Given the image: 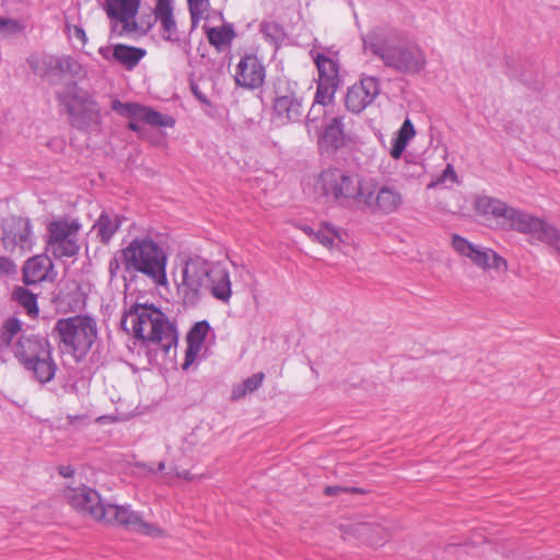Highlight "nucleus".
<instances>
[{
    "label": "nucleus",
    "instance_id": "cd10ccee",
    "mask_svg": "<svg viewBox=\"0 0 560 560\" xmlns=\"http://www.w3.org/2000/svg\"><path fill=\"white\" fill-rule=\"evenodd\" d=\"M346 143V135L343 125L339 117H334L326 125L322 136L319 137V144L327 149L336 150Z\"/></svg>",
    "mask_w": 560,
    "mask_h": 560
},
{
    "label": "nucleus",
    "instance_id": "bb28decb",
    "mask_svg": "<svg viewBox=\"0 0 560 560\" xmlns=\"http://www.w3.org/2000/svg\"><path fill=\"white\" fill-rule=\"evenodd\" d=\"M122 221L124 219L119 214L102 212L92 230L102 243L107 244L119 230Z\"/></svg>",
    "mask_w": 560,
    "mask_h": 560
},
{
    "label": "nucleus",
    "instance_id": "a19ab883",
    "mask_svg": "<svg viewBox=\"0 0 560 560\" xmlns=\"http://www.w3.org/2000/svg\"><path fill=\"white\" fill-rule=\"evenodd\" d=\"M199 439L197 433H189L182 442L180 452L184 457L192 458L198 452Z\"/></svg>",
    "mask_w": 560,
    "mask_h": 560
},
{
    "label": "nucleus",
    "instance_id": "79ce46f5",
    "mask_svg": "<svg viewBox=\"0 0 560 560\" xmlns=\"http://www.w3.org/2000/svg\"><path fill=\"white\" fill-rule=\"evenodd\" d=\"M201 347L195 346V345H187V350L185 353V360L183 363V369L187 370L198 358L199 353L201 352Z\"/></svg>",
    "mask_w": 560,
    "mask_h": 560
},
{
    "label": "nucleus",
    "instance_id": "58836bf2",
    "mask_svg": "<svg viewBox=\"0 0 560 560\" xmlns=\"http://www.w3.org/2000/svg\"><path fill=\"white\" fill-rule=\"evenodd\" d=\"M260 31L264 36L273 43H278L283 39L284 31L279 23L275 21H265L260 25Z\"/></svg>",
    "mask_w": 560,
    "mask_h": 560
},
{
    "label": "nucleus",
    "instance_id": "7c9ffc66",
    "mask_svg": "<svg viewBox=\"0 0 560 560\" xmlns=\"http://www.w3.org/2000/svg\"><path fill=\"white\" fill-rule=\"evenodd\" d=\"M206 35L210 45L221 50L228 47L235 37L232 25L223 24L215 27H208Z\"/></svg>",
    "mask_w": 560,
    "mask_h": 560
},
{
    "label": "nucleus",
    "instance_id": "2eb2a0df",
    "mask_svg": "<svg viewBox=\"0 0 560 560\" xmlns=\"http://www.w3.org/2000/svg\"><path fill=\"white\" fill-rule=\"evenodd\" d=\"M153 15L159 25L160 37L165 42L176 44L178 47H182L186 54H188V43L182 39V31L179 30L175 16L174 1L156 0L153 9Z\"/></svg>",
    "mask_w": 560,
    "mask_h": 560
},
{
    "label": "nucleus",
    "instance_id": "f03ea898",
    "mask_svg": "<svg viewBox=\"0 0 560 560\" xmlns=\"http://www.w3.org/2000/svg\"><path fill=\"white\" fill-rule=\"evenodd\" d=\"M121 259L127 271L147 276L159 287H166L167 255L151 237H136L122 250Z\"/></svg>",
    "mask_w": 560,
    "mask_h": 560
},
{
    "label": "nucleus",
    "instance_id": "6e6552de",
    "mask_svg": "<svg viewBox=\"0 0 560 560\" xmlns=\"http://www.w3.org/2000/svg\"><path fill=\"white\" fill-rule=\"evenodd\" d=\"M475 211L486 221L493 222L504 230H521L522 215L505 202L488 196L478 197Z\"/></svg>",
    "mask_w": 560,
    "mask_h": 560
},
{
    "label": "nucleus",
    "instance_id": "20e7f679",
    "mask_svg": "<svg viewBox=\"0 0 560 560\" xmlns=\"http://www.w3.org/2000/svg\"><path fill=\"white\" fill-rule=\"evenodd\" d=\"M60 342L77 359L84 357L97 337L96 322L85 315L59 319L55 325Z\"/></svg>",
    "mask_w": 560,
    "mask_h": 560
},
{
    "label": "nucleus",
    "instance_id": "f704fd0d",
    "mask_svg": "<svg viewBox=\"0 0 560 560\" xmlns=\"http://www.w3.org/2000/svg\"><path fill=\"white\" fill-rule=\"evenodd\" d=\"M315 235L318 242L328 248L335 247L340 241L339 232L329 224H323Z\"/></svg>",
    "mask_w": 560,
    "mask_h": 560
},
{
    "label": "nucleus",
    "instance_id": "4468645a",
    "mask_svg": "<svg viewBox=\"0 0 560 560\" xmlns=\"http://www.w3.org/2000/svg\"><path fill=\"white\" fill-rule=\"evenodd\" d=\"M404 197L393 185H383L376 189L374 180L370 179L369 196L363 198L362 208L373 213L390 214L402 206Z\"/></svg>",
    "mask_w": 560,
    "mask_h": 560
},
{
    "label": "nucleus",
    "instance_id": "ea45409f",
    "mask_svg": "<svg viewBox=\"0 0 560 560\" xmlns=\"http://www.w3.org/2000/svg\"><path fill=\"white\" fill-rule=\"evenodd\" d=\"M91 423L86 415L67 416V423H61L57 428L62 430H72L78 432L86 428Z\"/></svg>",
    "mask_w": 560,
    "mask_h": 560
},
{
    "label": "nucleus",
    "instance_id": "b1692460",
    "mask_svg": "<svg viewBox=\"0 0 560 560\" xmlns=\"http://www.w3.org/2000/svg\"><path fill=\"white\" fill-rule=\"evenodd\" d=\"M273 112L281 122L296 121L303 113L302 100L294 93L280 95L275 100Z\"/></svg>",
    "mask_w": 560,
    "mask_h": 560
},
{
    "label": "nucleus",
    "instance_id": "7ed1b4c3",
    "mask_svg": "<svg viewBox=\"0 0 560 560\" xmlns=\"http://www.w3.org/2000/svg\"><path fill=\"white\" fill-rule=\"evenodd\" d=\"M314 62L318 71L317 89L314 103L307 115V127L312 128L323 107L329 105L340 84V61L337 52H317Z\"/></svg>",
    "mask_w": 560,
    "mask_h": 560
},
{
    "label": "nucleus",
    "instance_id": "dca6fc26",
    "mask_svg": "<svg viewBox=\"0 0 560 560\" xmlns=\"http://www.w3.org/2000/svg\"><path fill=\"white\" fill-rule=\"evenodd\" d=\"M65 498L78 512L92 517L95 521L104 518L105 504L102 502L98 492L84 485L68 487L65 490Z\"/></svg>",
    "mask_w": 560,
    "mask_h": 560
},
{
    "label": "nucleus",
    "instance_id": "c9c22d12",
    "mask_svg": "<svg viewBox=\"0 0 560 560\" xmlns=\"http://www.w3.org/2000/svg\"><path fill=\"white\" fill-rule=\"evenodd\" d=\"M21 328L22 326L19 319H7L1 327L0 346L8 347L12 341V338L21 330Z\"/></svg>",
    "mask_w": 560,
    "mask_h": 560
},
{
    "label": "nucleus",
    "instance_id": "473e14b6",
    "mask_svg": "<svg viewBox=\"0 0 560 560\" xmlns=\"http://www.w3.org/2000/svg\"><path fill=\"white\" fill-rule=\"evenodd\" d=\"M14 300L25 308L27 314L32 317L38 315V306L36 296L24 288H18L13 291Z\"/></svg>",
    "mask_w": 560,
    "mask_h": 560
},
{
    "label": "nucleus",
    "instance_id": "2f4dec72",
    "mask_svg": "<svg viewBox=\"0 0 560 560\" xmlns=\"http://www.w3.org/2000/svg\"><path fill=\"white\" fill-rule=\"evenodd\" d=\"M25 368L33 371L36 380L40 383L50 382L56 372V364L52 361L51 355L47 358H38Z\"/></svg>",
    "mask_w": 560,
    "mask_h": 560
},
{
    "label": "nucleus",
    "instance_id": "39448f33",
    "mask_svg": "<svg viewBox=\"0 0 560 560\" xmlns=\"http://www.w3.org/2000/svg\"><path fill=\"white\" fill-rule=\"evenodd\" d=\"M82 224L70 217L57 218L47 225V248L56 258L73 257L80 250L78 235Z\"/></svg>",
    "mask_w": 560,
    "mask_h": 560
},
{
    "label": "nucleus",
    "instance_id": "f257e3e1",
    "mask_svg": "<svg viewBox=\"0 0 560 560\" xmlns=\"http://www.w3.org/2000/svg\"><path fill=\"white\" fill-rule=\"evenodd\" d=\"M121 326L137 339L158 343L164 351L177 342L175 326L152 304H135L124 315Z\"/></svg>",
    "mask_w": 560,
    "mask_h": 560
},
{
    "label": "nucleus",
    "instance_id": "423d86ee",
    "mask_svg": "<svg viewBox=\"0 0 560 560\" xmlns=\"http://www.w3.org/2000/svg\"><path fill=\"white\" fill-rule=\"evenodd\" d=\"M60 102L69 115L70 122L75 127H83L100 118L101 109L97 102L86 90L77 84L67 86L60 96Z\"/></svg>",
    "mask_w": 560,
    "mask_h": 560
},
{
    "label": "nucleus",
    "instance_id": "3c124183",
    "mask_svg": "<svg viewBox=\"0 0 560 560\" xmlns=\"http://www.w3.org/2000/svg\"><path fill=\"white\" fill-rule=\"evenodd\" d=\"M73 472V469L69 466L60 468V475H62L63 477H72Z\"/></svg>",
    "mask_w": 560,
    "mask_h": 560
},
{
    "label": "nucleus",
    "instance_id": "37998d69",
    "mask_svg": "<svg viewBox=\"0 0 560 560\" xmlns=\"http://www.w3.org/2000/svg\"><path fill=\"white\" fill-rule=\"evenodd\" d=\"M15 270L16 266L11 259L0 256V273L12 275Z\"/></svg>",
    "mask_w": 560,
    "mask_h": 560
},
{
    "label": "nucleus",
    "instance_id": "4be33fe9",
    "mask_svg": "<svg viewBox=\"0 0 560 560\" xmlns=\"http://www.w3.org/2000/svg\"><path fill=\"white\" fill-rule=\"evenodd\" d=\"M50 343L44 337L27 336L19 339L15 346V357L24 365H30L38 358L50 357Z\"/></svg>",
    "mask_w": 560,
    "mask_h": 560
},
{
    "label": "nucleus",
    "instance_id": "c756f323",
    "mask_svg": "<svg viewBox=\"0 0 560 560\" xmlns=\"http://www.w3.org/2000/svg\"><path fill=\"white\" fill-rule=\"evenodd\" d=\"M416 136V129L412 121L409 118H406L402 122L401 127L396 133V137L393 141L392 149L389 151L390 156L394 160H399L406 150L409 141L413 139Z\"/></svg>",
    "mask_w": 560,
    "mask_h": 560
},
{
    "label": "nucleus",
    "instance_id": "a211bd4d",
    "mask_svg": "<svg viewBox=\"0 0 560 560\" xmlns=\"http://www.w3.org/2000/svg\"><path fill=\"white\" fill-rule=\"evenodd\" d=\"M377 54L387 66L405 72H419L425 65L424 55L419 50H406L398 47H386Z\"/></svg>",
    "mask_w": 560,
    "mask_h": 560
},
{
    "label": "nucleus",
    "instance_id": "5701e85b",
    "mask_svg": "<svg viewBox=\"0 0 560 560\" xmlns=\"http://www.w3.org/2000/svg\"><path fill=\"white\" fill-rule=\"evenodd\" d=\"M538 240L553 249L560 258V232L541 219L527 215V237Z\"/></svg>",
    "mask_w": 560,
    "mask_h": 560
},
{
    "label": "nucleus",
    "instance_id": "a18cd8bd",
    "mask_svg": "<svg viewBox=\"0 0 560 560\" xmlns=\"http://www.w3.org/2000/svg\"><path fill=\"white\" fill-rule=\"evenodd\" d=\"M257 387H235L232 393L233 399H238L241 397L246 396L248 393H252Z\"/></svg>",
    "mask_w": 560,
    "mask_h": 560
},
{
    "label": "nucleus",
    "instance_id": "603ef678",
    "mask_svg": "<svg viewBox=\"0 0 560 560\" xmlns=\"http://www.w3.org/2000/svg\"><path fill=\"white\" fill-rule=\"evenodd\" d=\"M192 91H194V94L200 100L202 101L203 103H206L207 101L200 95V93L198 92L197 88L192 86Z\"/></svg>",
    "mask_w": 560,
    "mask_h": 560
},
{
    "label": "nucleus",
    "instance_id": "864d4df0",
    "mask_svg": "<svg viewBox=\"0 0 560 560\" xmlns=\"http://www.w3.org/2000/svg\"><path fill=\"white\" fill-rule=\"evenodd\" d=\"M110 396V400H113L114 402H117L115 399H114V395L113 394H109Z\"/></svg>",
    "mask_w": 560,
    "mask_h": 560
},
{
    "label": "nucleus",
    "instance_id": "412c9836",
    "mask_svg": "<svg viewBox=\"0 0 560 560\" xmlns=\"http://www.w3.org/2000/svg\"><path fill=\"white\" fill-rule=\"evenodd\" d=\"M340 173L341 171L338 168H327L319 172L307 184L308 194L316 199H326L336 202Z\"/></svg>",
    "mask_w": 560,
    "mask_h": 560
},
{
    "label": "nucleus",
    "instance_id": "09e8293b",
    "mask_svg": "<svg viewBox=\"0 0 560 560\" xmlns=\"http://www.w3.org/2000/svg\"><path fill=\"white\" fill-rule=\"evenodd\" d=\"M343 491H346V489L342 488V487H339V486H329V487L325 488V493L327 495H337V494H339L340 492H343Z\"/></svg>",
    "mask_w": 560,
    "mask_h": 560
},
{
    "label": "nucleus",
    "instance_id": "c85d7f7f",
    "mask_svg": "<svg viewBox=\"0 0 560 560\" xmlns=\"http://www.w3.org/2000/svg\"><path fill=\"white\" fill-rule=\"evenodd\" d=\"M147 55V50L140 47L125 44H116L113 47V58L128 70L133 69Z\"/></svg>",
    "mask_w": 560,
    "mask_h": 560
},
{
    "label": "nucleus",
    "instance_id": "a878e982",
    "mask_svg": "<svg viewBox=\"0 0 560 560\" xmlns=\"http://www.w3.org/2000/svg\"><path fill=\"white\" fill-rule=\"evenodd\" d=\"M207 282L212 295L222 302H229L232 296L229 272L224 268L217 266L211 268Z\"/></svg>",
    "mask_w": 560,
    "mask_h": 560
},
{
    "label": "nucleus",
    "instance_id": "4c0bfd02",
    "mask_svg": "<svg viewBox=\"0 0 560 560\" xmlns=\"http://www.w3.org/2000/svg\"><path fill=\"white\" fill-rule=\"evenodd\" d=\"M192 27L197 26L200 19L209 10V0H187Z\"/></svg>",
    "mask_w": 560,
    "mask_h": 560
},
{
    "label": "nucleus",
    "instance_id": "ddd939ff",
    "mask_svg": "<svg viewBox=\"0 0 560 560\" xmlns=\"http://www.w3.org/2000/svg\"><path fill=\"white\" fill-rule=\"evenodd\" d=\"M452 245L460 256L467 257L483 270L493 268L503 272L508 271L506 260L493 249L472 244L459 235H453Z\"/></svg>",
    "mask_w": 560,
    "mask_h": 560
},
{
    "label": "nucleus",
    "instance_id": "f3484780",
    "mask_svg": "<svg viewBox=\"0 0 560 560\" xmlns=\"http://www.w3.org/2000/svg\"><path fill=\"white\" fill-rule=\"evenodd\" d=\"M266 79V68L262 60L255 54H245L235 67L234 80L236 85L255 90L260 88Z\"/></svg>",
    "mask_w": 560,
    "mask_h": 560
},
{
    "label": "nucleus",
    "instance_id": "9b49d317",
    "mask_svg": "<svg viewBox=\"0 0 560 560\" xmlns=\"http://www.w3.org/2000/svg\"><path fill=\"white\" fill-rule=\"evenodd\" d=\"M2 230V244L5 250L24 255L32 249L35 237L28 219L11 217L4 220Z\"/></svg>",
    "mask_w": 560,
    "mask_h": 560
},
{
    "label": "nucleus",
    "instance_id": "e433bc0d",
    "mask_svg": "<svg viewBox=\"0 0 560 560\" xmlns=\"http://www.w3.org/2000/svg\"><path fill=\"white\" fill-rule=\"evenodd\" d=\"M458 183V176L457 173L452 164H447L444 171L433 178L428 185V189H433L438 186L445 185V184H457Z\"/></svg>",
    "mask_w": 560,
    "mask_h": 560
},
{
    "label": "nucleus",
    "instance_id": "f8f14e48",
    "mask_svg": "<svg viewBox=\"0 0 560 560\" xmlns=\"http://www.w3.org/2000/svg\"><path fill=\"white\" fill-rule=\"evenodd\" d=\"M112 108L117 114L130 119L128 127L136 132H140L138 121L147 122L154 127H174L175 119L171 116L163 115L150 107L141 106L136 103H121L114 101Z\"/></svg>",
    "mask_w": 560,
    "mask_h": 560
},
{
    "label": "nucleus",
    "instance_id": "9d476101",
    "mask_svg": "<svg viewBox=\"0 0 560 560\" xmlns=\"http://www.w3.org/2000/svg\"><path fill=\"white\" fill-rule=\"evenodd\" d=\"M211 268L201 257L189 258L182 272V280L177 283V290L185 302L194 303L201 290L206 287Z\"/></svg>",
    "mask_w": 560,
    "mask_h": 560
},
{
    "label": "nucleus",
    "instance_id": "72a5a7b5",
    "mask_svg": "<svg viewBox=\"0 0 560 560\" xmlns=\"http://www.w3.org/2000/svg\"><path fill=\"white\" fill-rule=\"evenodd\" d=\"M209 330L210 325L208 324V322H197L187 334V345H195L202 348L203 342L209 334Z\"/></svg>",
    "mask_w": 560,
    "mask_h": 560
},
{
    "label": "nucleus",
    "instance_id": "49530a36",
    "mask_svg": "<svg viewBox=\"0 0 560 560\" xmlns=\"http://www.w3.org/2000/svg\"><path fill=\"white\" fill-rule=\"evenodd\" d=\"M265 380L264 373H255L253 376L248 377L244 385H260Z\"/></svg>",
    "mask_w": 560,
    "mask_h": 560
},
{
    "label": "nucleus",
    "instance_id": "aec40b11",
    "mask_svg": "<svg viewBox=\"0 0 560 560\" xmlns=\"http://www.w3.org/2000/svg\"><path fill=\"white\" fill-rule=\"evenodd\" d=\"M380 88L375 78H362L348 89L346 95V106L353 113H361L378 95Z\"/></svg>",
    "mask_w": 560,
    "mask_h": 560
},
{
    "label": "nucleus",
    "instance_id": "de8ad7c7",
    "mask_svg": "<svg viewBox=\"0 0 560 560\" xmlns=\"http://www.w3.org/2000/svg\"><path fill=\"white\" fill-rule=\"evenodd\" d=\"M141 467H143L145 470H148L151 474H155L156 471H162L165 469V463L160 462L156 467L153 465L142 464Z\"/></svg>",
    "mask_w": 560,
    "mask_h": 560
},
{
    "label": "nucleus",
    "instance_id": "393cba45",
    "mask_svg": "<svg viewBox=\"0 0 560 560\" xmlns=\"http://www.w3.org/2000/svg\"><path fill=\"white\" fill-rule=\"evenodd\" d=\"M52 269V262L48 256L38 255L28 259L23 268L26 284H35L45 280Z\"/></svg>",
    "mask_w": 560,
    "mask_h": 560
},
{
    "label": "nucleus",
    "instance_id": "1a4fd4ad",
    "mask_svg": "<svg viewBox=\"0 0 560 560\" xmlns=\"http://www.w3.org/2000/svg\"><path fill=\"white\" fill-rule=\"evenodd\" d=\"M107 524H117L147 536L159 537L162 530L153 523L145 522L142 515L129 505L105 504L104 518Z\"/></svg>",
    "mask_w": 560,
    "mask_h": 560
},
{
    "label": "nucleus",
    "instance_id": "0eeeda50",
    "mask_svg": "<svg viewBox=\"0 0 560 560\" xmlns=\"http://www.w3.org/2000/svg\"><path fill=\"white\" fill-rule=\"evenodd\" d=\"M142 0H105L104 11L113 23V27L117 28L119 36H130L132 34H144L147 28L141 27L136 18L139 13Z\"/></svg>",
    "mask_w": 560,
    "mask_h": 560
},
{
    "label": "nucleus",
    "instance_id": "6ab92c4d",
    "mask_svg": "<svg viewBox=\"0 0 560 560\" xmlns=\"http://www.w3.org/2000/svg\"><path fill=\"white\" fill-rule=\"evenodd\" d=\"M369 178L350 175L341 171L336 202L339 205H355L361 207L363 198L369 196Z\"/></svg>",
    "mask_w": 560,
    "mask_h": 560
},
{
    "label": "nucleus",
    "instance_id": "8fccbe9b",
    "mask_svg": "<svg viewBox=\"0 0 560 560\" xmlns=\"http://www.w3.org/2000/svg\"><path fill=\"white\" fill-rule=\"evenodd\" d=\"M116 418L114 416H101L96 418V422L104 424V423H112L115 422Z\"/></svg>",
    "mask_w": 560,
    "mask_h": 560
},
{
    "label": "nucleus",
    "instance_id": "c03bdc74",
    "mask_svg": "<svg viewBox=\"0 0 560 560\" xmlns=\"http://www.w3.org/2000/svg\"><path fill=\"white\" fill-rule=\"evenodd\" d=\"M174 477H177V478H183V479H186V480H189L190 479V472L189 471H178L177 469H174V471H170V472H166L164 475L161 476V480L163 482H171L172 479Z\"/></svg>",
    "mask_w": 560,
    "mask_h": 560
}]
</instances>
